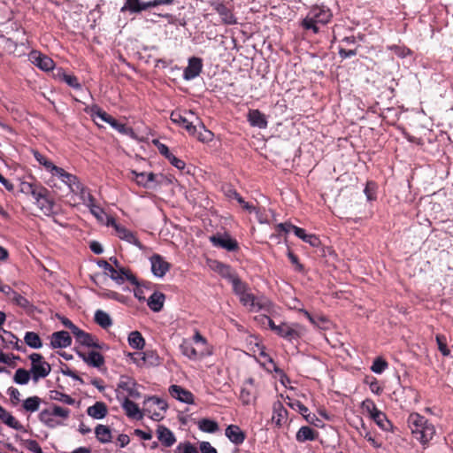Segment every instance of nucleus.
<instances>
[{"instance_id": "62", "label": "nucleus", "mask_w": 453, "mask_h": 453, "mask_svg": "<svg viewBox=\"0 0 453 453\" xmlns=\"http://www.w3.org/2000/svg\"><path fill=\"white\" fill-rule=\"evenodd\" d=\"M170 163L176 168L182 170L185 168V162L180 158H177L173 153L167 157Z\"/></svg>"}, {"instance_id": "4", "label": "nucleus", "mask_w": 453, "mask_h": 453, "mask_svg": "<svg viewBox=\"0 0 453 453\" xmlns=\"http://www.w3.org/2000/svg\"><path fill=\"white\" fill-rule=\"evenodd\" d=\"M97 265L118 284H122L125 280H128L133 285H138L135 276H134L128 269L125 267H119V269L115 268L110 262L103 259L97 261Z\"/></svg>"}, {"instance_id": "42", "label": "nucleus", "mask_w": 453, "mask_h": 453, "mask_svg": "<svg viewBox=\"0 0 453 453\" xmlns=\"http://www.w3.org/2000/svg\"><path fill=\"white\" fill-rule=\"evenodd\" d=\"M41 398L38 396H31L23 402V408L29 412H35L39 410L41 404Z\"/></svg>"}, {"instance_id": "3", "label": "nucleus", "mask_w": 453, "mask_h": 453, "mask_svg": "<svg viewBox=\"0 0 453 453\" xmlns=\"http://www.w3.org/2000/svg\"><path fill=\"white\" fill-rule=\"evenodd\" d=\"M332 13L325 7H313L303 20L302 24L305 29H311L315 34L319 33L318 23L326 24L330 21Z\"/></svg>"}, {"instance_id": "14", "label": "nucleus", "mask_w": 453, "mask_h": 453, "mask_svg": "<svg viewBox=\"0 0 453 453\" xmlns=\"http://www.w3.org/2000/svg\"><path fill=\"white\" fill-rule=\"evenodd\" d=\"M213 9L220 16L223 23L226 25H234L237 23V19L233 14L232 11L222 3H213L211 4Z\"/></svg>"}, {"instance_id": "13", "label": "nucleus", "mask_w": 453, "mask_h": 453, "mask_svg": "<svg viewBox=\"0 0 453 453\" xmlns=\"http://www.w3.org/2000/svg\"><path fill=\"white\" fill-rule=\"evenodd\" d=\"M203 68L202 59L198 58H191L188 60V65L184 70L183 78L187 81H190L197 77Z\"/></svg>"}, {"instance_id": "1", "label": "nucleus", "mask_w": 453, "mask_h": 453, "mask_svg": "<svg viewBox=\"0 0 453 453\" xmlns=\"http://www.w3.org/2000/svg\"><path fill=\"white\" fill-rule=\"evenodd\" d=\"M408 426L413 436L423 445H426L435 434L434 426L417 412L410 414Z\"/></svg>"}, {"instance_id": "24", "label": "nucleus", "mask_w": 453, "mask_h": 453, "mask_svg": "<svg viewBox=\"0 0 453 453\" xmlns=\"http://www.w3.org/2000/svg\"><path fill=\"white\" fill-rule=\"evenodd\" d=\"M122 407L129 418L142 419L144 415L143 411L139 409L138 405L127 398L125 399Z\"/></svg>"}, {"instance_id": "30", "label": "nucleus", "mask_w": 453, "mask_h": 453, "mask_svg": "<svg viewBox=\"0 0 453 453\" xmlns=\"http://www.w3.org/2000/svg\"><path fill=\"white\" fill-rule=\"evenodd\" d=\"M73 193L79 194L82 203L86 204L87 206L95 202V198L93 196L88 192L87 188H85L81 181L75 185L73 189H71Z\"/></svg>"}, {"instance_id": "46", "label": "nucleus", "mask_w": 453, "mask_h": 453, "mask_svg": "<svg viewBox=\"0 0 453 453\" xmlns=\"http://www.w3.org/2000/svg\"><path fill=\"white\" fill-rule=\"evenodd\" d=\"M201 142L211 141L213 134L205 128L203 125H200L196 134L194 135Z\"/></svg>"}, {"instance_id": "15", "label": "nucleus", "mask_w": 453, "mask_h": 453, "mask_svg": "<svg viewBox=\"0 0 453 453\" xmlns=\"http://www.w3.org/2000/svg\"><path fill=\"white\" fill-rule=\"evenodd\" d=\"M211 242L216 247H220L228 251L235 250L238 247L236 241L230 238L229 235H212L210 237Z\"/></svg>"}, {"instance_id": "37", "label": "nucleus", "mask_w": 453, "mask_h": 453, "mask_svg": "<svg viewBox=\"0 0 453 453\" xmlns=\"http://www.w3.org/2000/svg\"><path fill=\"white\" fill-rule=\"evenodd\" d=\"M32 377L30 371L24 368H19L16 370L13 375V381L19 385H26L29 382Z\"/></svg>"}, {"instance_id": "2", "label": "nucleus", "mask_w": 453, "mask_h": 453, "mask_svg": "<svg viewBox=\"0 0 453 453\" xmlns=\"http://www.w3.org/2000/svg\"><path fill=\"white\" fill-rule=\"evenodd\" d=\"M27 192H30L36 205L41 211L46 216H52L55 212V202L49 196V191L42 187L36 188L31 184H27Z\"/></svg>"}, {"instance_id": "52", "label": "nucleus", "mask_w": 453, "mask_h": 453, "mask_svg": "<svg viewBox=\"0 0 453 453\" xmlns=\"http://www.w3.org/2000/svg\"><path fill=\"white\" fill-rule=\"evenodd\" d=\"M362 408L370 415L371 418L373 417V414L375 412L379 411L375 403L372 400H369V399L365 400L362 403Z\"/></svg>"}, {"instance_id": "26", "label": "nucleus", "mask_w": 453, "mask_h": 453, "mask_svg": "<svg viewBox=\"0 0 453 453\" xmlns=\"http://www.w3.org/2000/svg\"><path fill=\"white\" fill-rule=\"evenodd\" d=\"M131 174L132 179L134 180L138 185L144 188H150V183L153 182L156 177L153 173H137L135 171H132Z\"/></svg>"}, {"instance_id": "5", "label": "nucleus", "mask_w": 453, "mask_h": 453, "mask_svg": "<svg viewBox=\"0 0 453 453\" xmlns=\"http://www.w3.org/2000/svg\"><path fill=\"white\" fill-rule=\"evenodd\" d=\"M31 361L30 372L32 380L37 382L40 379L46 378L51 372L50 365L46 362L43 357L39 353H32L29 355Z\"/></svg>"}, {"instance_id": "19", "label": "nucleus", "mask_w": 453, "mask_h": 453, "mask_svg": "<svg viewBox=\"0 0 453 453\" xmlns=\"http://www.w3.org/2000/svg\"><path fill=\"white\" fill-rule=\"evenodd\" d=\"M273 414L272 417L273 422H274L277 426H279V427L281 426L282 424L285 423L287 420V415H288L287 409L283 406V404L280 401H277L273 403Z\"/></svg>"}, {"instance_id": "54", "label": "nucleus", "mask_w": 453, "mask_h": 453, "mask_svg": "<svg viewBox=\"0 0 453 453\" xmlns=\"http://www.w3.org/2000/svg\"><path fill=\"white\" fill-rule=\"evenodd\" d=\"M51 411L53 416L60 417L63 418H67L70 415V411L68 409L58 405H54Z\"/></svg>"}, {"instance_id": "61", "label": "nucleus", "mask_w": 453, "mask_h": 453, "mask_svg": "<svg viewBox=\"0 0 453 453\" xmlns=\"http://www.w3.org/2000/svg\"><path fill=\"white\" fill-rule=\"evenodd\" d=\"M171 120L174 123L181 125L182 127L185 123H188V119L177 111L172 112Z\"/></svg>"}, {"instance_id": "9", "label": "nucleus", "mask_w": 453, "mask_h": 453, "mask_svg": "<svg viewBox=\"0 0 453 453\" xmlns=\"http://www.w3.org/2000/svg\"><path fill=\"white\" fill-rule=\"evenodd\" d=\"M108 225H111L119 236V239L126 241L131 244L137 246L140 250H142L143 246L135 236V234L126 228L124 226H121L115 222L113 219L108 221Z\"/></svg>"}, {"instance_id": "50", "label": "nucleus", "mask_w": 453, "mask_h": 453, "mask_svg": "<svg viewBox=\"0 0 453 453\" xmlns=\"http://www.w3.org/2000/svg\"><path fill=\"white\" fill-rule=\"evenodd\" d=\"M349 424L353 426L360 434V431H363L366 428V426L362 418V417L358 415H354L349 418Z\"/></svg>"}, {"instance_id": "32", "label": "nucleus", "mask_w": 453, "mask_h": 453, "mask_svg": "<svg viewBox=\"0 0 453 453\" xmlns=\"http://www.w3.org/2000/svg\"><path fill=\"white\" fill-rule=\"evenodd\" d=\"M294 233L297 237L312 247H318L320 243L319 239L316 235L306 234L304 229L301 227H294Z\"/></svg>"}, {"instance_id": "58", "label": "nucleus", "mask_w": 453, "mask_h": 453, "mask_svg": "<svg viewBox=\"0 0 453 453\" xmlns=\"http://www.w3.org/2000/svg\"><path fill=\"white\" fill-rule=\"evenodd\" d=\"M7 393L11 397L12 404L16 405L20 401V393L16 388L10 387Z\"/></svg>"}, {"instance_id": "47", "label": "nucleus", "mask_w": 453, "mask_h": 453, "mask_svg": "<svg viewBox=\"0 0 453 453\" xmlns=\"http://www.w3.org/2000/svg\"><path fill=\"white\" fill-rule=\"evenodd\" d=\"M240 399L243 404H250L255 399L253 390L248 387H243L241 390Z\"/></svg>"}, {"instance_id": "25", "label": "nucleus", "mask_w": 453, "mask_h": 453, "mask_svg": "<svg viewBox=\"0 0 453 453\" xmlns=\"http://www.w3.org/2000/svg\"><path fill=\"white\" fill-rule=\"evenodd\" d=\"M87 413L93 418L102 419L107 415L108 409L104 403L96 402L94 405L88 408Z\"/></svg>"}, {"instance_id": "55", "label": "nucleus", "mask_w": 453, "mask_h": 453, "mask_svg": "<svg viewBox=\"0 0 453 453\" xmlns=\"http://www.w3.org/2000/svg\"><path fill=\"white\" fill-rule=\"evenodd\" d=\"M388 50L394 51L400 58H404L411 53V50L409 49L397 45L388 46Z\"/></svg>"}, {"instance_id": "27", "label": "nucleus", "mask_w": 453, "mask_h": 453, "mask_svg": "<svg viewBox=\"0 0 453 453\" xmlns=\"http://www.w3.org/2000/svg\"><path fill=\"white\" fill-rule=\"evenodd\" d=\"M226 437L234 444H241L245 439V435L239 426L230 425L226 429Z\"/></svg>"}, {"instance_id": "28", "label": "nucleus", "mask_w": 453, "mask_h": 453, "mask_svg": "<svg viewBox=\"0 0 453 453\" xmlns=\"http://www.w3.org/2000/svg\"><path fill=\"white\" fill-rule=\"evenodd\" d=\"M248 119L251 126L259 128H265L267 126V121L265 115L258 110H251L249 111Z\"/></svg>"}, {"instance_id": "49", "label": "nucleus", "mask_w": 453, "mask_h": 453, "mask_svg": "<svg viewBox=\"0 0 453 453\" xmlns=\"http://www.w3.org/2000/svg\"><path fill=\"white\" fill-rule=\"evenodd\" d=\"M52 416H53L52 411L45 409L40 412L39 419L41 422H42L46 426L52 427L54 426V424H53L54 420L52 418Z\"/></svg>"}, {"instance_id": "31", "label": "nucleus", "mask_w": 453, "mask_h": 453, "mask_svg": "<svg viewBox=\"0 0 453 453\" xmlns=\"http://www.w3.org/2000/svg\"><path fill=\"white\" fill-rule=\"evenodd\" d=\"M165 295L159 292H154L148 300V306L153 311H160L163 308Z\"/></svg>"}, {"instance_id": "33", "label": "nucleus", "mask_w": 453, "mask_h": 453, "mask_svg": "<svg viewBox=\"0 0 453 453\" xmlns=\"http://www.w3.org/2000/svg\"><path fill=\"white\" fill-rule=\"evenodd\" d=\"M95 434L97 440L102 443L111 441V429L104 425H97L95 428Z\"/></svg>"}, {"instance_id": "53", "label": "nucleus", "mask_w": 453, "mask_h": 453, "mask_svg": "<svg viewBox=\"0 0 453 453\" xmlns=\"http://www.w3.org/2000/svg\"><path fill=\"white\" fill-rule=\"evenodd\" d=\"M23 443L25 447L33 453H43L39 443L35 440H25Z\"/></svg>"}, {"instance_id": "16", "label": "nucleus", "mask_w": 453, "mask_h": 453, "mask_svg": "<svg viewBox=\"0 0 453 453\" xmlns=\"http://www.w3.org/2000/svg\"><path fill=\"white\" fill-rule=\"evenodd\" d=\"M72 343L69 333L66 331L55 332L51 335L50 344L54 349L66 348Z\"/></svg>"}, {"instance_id": "64", "label": "nucleus", "mask_w": 453, "mask_h": 453, "mask_svg": "<svg viewBox=\"0 0 453 453\" xmlns=\"http://www.w3.org/2000/svg\"><path fill=\"white\" fill-rule=\"evenodd\" d=\"M200 450L202 453H218L216 449L208 441H202L200 443Z\"/></svg>"}, {"instance_id": "44", "label": "nucleus", "mask_w": 453, "mask_h": 453, "mask_svg": "<svg viewBox=\"0 0 453 453\" xmlns=\"http://www.w3.org/2000/svg\"><path fill=\"white\" fill-rule=\"evenodd\" d=\"M199 428L206 433H215L219 429V425L217 422L208 419L203 418L198 423Z\"/></svg>"}, {"instance_id": "39", "label": "nucleus", "mask_w": 453, "mask_h": 453, "mask_svg": "<svg viewBox=\"0 0 453 453\" xmlns=\"http://www.w3.org/2000/svg\"><path fill=\"white\" fill-rule=\"evenodd\" d=\"M316 432L309 426H302L296 433V440L298 441L315 440Z\"/></svg>"}, {"instance_id": "45", "label": "nucleus", "mask_w": 453, "mask_h": 453, "mask_svg": "<svg viewBox=\"0 0 453 453\" xmlns=\"http://www.w3.org/2000/svg\"><path fill=\"white\" fill-rule=\"evenodd\" d=\"M231 282L233 285L234 292L238 296L243 295L245 292L248 291V286L244 282H242L239 278L232 277Z\"/></svg>"}, {"instance_id": "10", "label": "nucleus", "mask_w": 453, "mask_h": 453, "mask_svg": "<svg viewBox=\"0 0 453 453\" xmlns=\"http://www.w3.org/2000/svg\"><path fill=\"white\" fill-rule=\"evenodd\" d=\"M30 61L43 71H50L54 68L53 60L46 55L34 50L29 55Z\"/></svg>"}, {"instance_id": "12", "label": "nucleus", "mask_w": 453, "mask_h": 453, "mask_svg": "<svg viewBox=\"0 0 453 453\" xmlns=\"http://www.w3.org/2000/svg\"><path fill=\"white\" fill-rule=\"evenodd\" d=\"M73 336L75 337L76 341L82 345L93 347L96 349H103V345L98 342V340L94 335L84 332L79 327L78 329H75Z\"/></svg>"}, {"instance_id": "41", "label": "nucleus", "mask_w": 453, "mask_h": 453, "mask_svg": "<svg viewBox=\"0 0 453 453\" xmlns=\"http://www.w3.org/2000/svg\"><path fill=\"white\" fill-rule=\"evenodd\" d=\"M26 344L33 349H40L42 346L41 338L35 332H27L24 337Z\"/></svg>"}, {"instance_id": "21", "label": "nucleus", "mask_w": 453, "mask_h": 453, "mask_svg": "<svg viewBox=\"0 0 453 453\" xmlns=\"http://www.w3.org/2000/svg\"><path fill=\"white\" fill-rule=\"evenodd\" d=\"M181 353L192 360H196L204 357L203 349H196L189 342L183 341L180 346Z\"/></svg>"}, {"instance_id": "17", "label": "nucleus", "mask_w": 453, "mask_h": 453, "mask_svg": "<svg viewBox=\"0 0 453 453\" xmlns=\"http://www.w3.org/2000/svg\"><path fill=\"white\" fill-rule=\"evenodd\" d=\"M169 393L173 398L182 403H192L194 401L192 393L178 385L171 386Z\"/></svg>"}, {"instance_id": "43", "label": "nucleus", "mask_w": 453, "mask_h": 453, "mask_svg": "<svg viewBox=\"0 0 453 453\" xmlns=\"http://www.w3.org/2000/svg\"><path fill=\"white\" fill-rule=\"evenodd\" d=\"M372 418L382 430L387 431L391 426L389 420L387 418L386 415L380 411L375 412Z\"/></svg>"}, {"instance_id": "23", "label": "nucleus", "mask_w": 453, "mask_h": 453, "mask_svg": "<svg viewBox=\"0 0 453 453\" xmlns=\"http://www.w3.org/2000/svg\"><path fill=\"white\" fill-rule=\"evenodd\" d=\"M119 388L127 391L129 396L134 398L140 397V393L137 389L135 381L128 377H122L119 383Z\"/></svg>"}, {"instance_id": "22", "label": "nucleus", "mask_w": 453, "mask_h": 453, "mask_svg": "<svg viewBox=\"0 0 453 453\" xmlns=\"http://www.w3.org/2000/svg\"><path fill=\"white\" fill-rule=\"evenodd\" d=\"M275 334L288 340L297 339L300 337L298 330L287 323H280L278 325Z\"/></svg>"}, {"instance_id": "56", "label": "nucleus", "mask_w": 453, "mask_h": 453, "mask_svg": "<svg viewBox=\"0 0 453 453\" xmlns=\"http://www.w3.org/2000/svg\"><path fill=\"white\" fill-rule=\"evenodd\" d=\"M34 156L35 159L42 165L48 171L50 170L51 167H53V163L50 160H48L44 156L40 154L38 151L34 152Z\"/></svg>"}, {"instance_id": "34", "label": "nucleus", "mask_w": 453, "mask_h": 453, "mask_svg": "<svg viewBox=\"0 0 453 453\" xmlns=\"http://www.w3.org/2000/svg\"><path fill=\"white\" fill-rule=\"evenodd\" d=\"M127 340L129 345L136 349H142L145 345V340L142 337V334L138 331L131 332L128 335Z\"/></svg>"}, {"instance_id": "7", "label": "nucleus", "mask_w": 453, "mask_h": 453, "mask_svg": "<svg viewBox=\"0 0 453 453\" xmlns=\"http://www.w3.org/2000/svg\"><path fill=\"white\" fill-rule=\"evenodd\" d=\"M89 112L97 126L103 127V123H107L120 133L125 132V125L119 123L112 116L100 109L98 106L93 105L90 108Z\"/></svg>"}, {"instance_id": "29", "label": "nucleus", "mask_w": 453, "mask_h": 453, "mask_svg": "<svg viewBox=\"0 0 453 453\" xmlns=\"http://www.w3.org/2000/svg\"><path fill=\"white\" fill-rule=\"evenodd\" d=\"M0 419L8 426L16 429H23V426L4 408L0 405Z\"/></svg>"}, {"instance_id": "36", "label": "nucleus", "mask_w": 453, "mask_h": 453, "mask_svg": "<svg viewBox=\"0 0 453 453\" xmlns=\"http://www.w3.org/2000/svg\"><path fill=\"white\" fill-rule=\"evenodd\" d=\"M95 321L103 328L106 329L112 325V320L108 313L97 310L95 313Z\"/></svg>"}, {"instance_id": "63", "label": "nucleus", "mask_w": 453, "mask_h": 453, "mask_svg": "<svg viewBox=\"0 0 453 453\" xmlns=\"http://www.w3.org/2000/svg\"><path fill=\"white\" fill-rule=\"evenodd\" d=\"M88 207H89L91 213L95 217H96L97 219H102V215L104 214V211H103V209L100 206L96 205L95 203V202L89 203L88 205Z\"/></svg>"}, {"instance_id": "8", "label": "nucleus", "mask_w": 453, "mask_h": 453, "mask_svg": "<svg viewBox=\"0 0 453 453\" xmlns=\"http://www.w3.org/2000/svg\"><path fill=\"white\" fill-rule=\"evenodd\" d=\"M241 303L247 307L250 311H258L266 309L270 303L266 298L257 297L252 293L247 291L239 296Z\"/></svg>"}, {"instance_id": "51", "label": "nucleus", "mask_w": 453, "mask_h": 453, "mask_svg": "<svg viewBox=\"0 0 453 453\" xmlns=\"http://www.w3.org/2000/svg\"><path fill=\"white\" fill-rule=\"evenodd\" d=\"M387 367L388 363L384 359L378 357L374 360L371 369L375 373H381Z\"/></svg>"}, {"instance_id": "6", "label": "nucleus", "mask_w": 453, "mask_h": 453, "mask_svg": "<svg viewBox=\"0 0 453 453\" xmlns=\"http://www.w3.org/2000/svg\"><path fill=\"white\" fill-rule=\"evenodd\" d=\"M167 403L157 397L152 396L146 399L143 403L142 411L153 420L158 421L164 418V413L167 410Z\"/></svg>"}, {"instance_id": "40", "label": "nucleus", "mask_w": 453, "mask_h": 453, "mask_svg": "<svg viewBox=\"0 0 453 453\" xmlns=\"http://www.w3.org/2000/svg\"><path fill=\"white\" fill-rule=\"evenodd\" d=\"M50 399L69 405H73L75 403V400L73 397L58 390L50 391Z\"/></svg>"}, {"instance_id": "11", "label": "nucleus", "mask_w": 453, "mask_h": 453, "mask_svg": "<svg viewBox=\"0 0 453 453\" xmlns=\"http://www.w3.org/2000/svg\"><path fill=\"white\" fill-rule=\"evenodd\" d=\"M151 271L157 277H163L170 269V264L160 255H153L150 257Z\"/></svg>"}, {"instance_id": "59", "label": "nucleus", "mask_w": 453, "mask_h": 453, "mask_svg": "<svg viewBox=\"0 0 453 453\" xmlns=\"http://www.w3.org/2000/svg\"><path fill=\"white\" fill-rule=\"evenodd\" d=\"M290 408L297 410L303 416L308 412V408L304 406L300 401L295 400L288 403Z\"/></svg>"}, {"instance_id": "60", "label": "nucleus", "mask_w": 453, "mask_h": 453, "mask_svg": "<svg viewBox=\"0 0 453 453\" xmlns=\"http://www.w3.org/2000/svg\"><path fill=\"white\" fill-rule=\"evenodd\" d=\"M62 181L69 187L70 190L73 189V188L80 182L79 179L75 175L69 173L66 174L65 178L62 180Z\"/></svg>"}, {"instance_id": "18", "label": "nucleus", "mask_w": 453, "mask_h": 453, "mask_svg": "<svg viewBox=\"0 0 453 453\" xmlns=\"http://www.w3.org/2000/svg\"><path fill=\"white\" fill-rule=\"evenodd\" d=\"M79 355L85 363L91 366L100 368L104 364V357L97 351L91 350L88 353L80 352Z\"/></svg>"}, {"instance_id": "48", "label": "nucleus", "mask_w": 453, "mask_h": 453, "mask_svg": "<svg viewBox=\"0 0 453 453\" xmlns=\"http://www.w3.org/2000/svg\"><path fill=\"white\" fill-rule=\"evenodd\" d=\"M436 342L438 345V349L441 351V353L443 356H449L450 351L447 347V338L445 335L442 334H437L436 337Z\"/></svg>"}, {"instance_id": "38", "label": "nucleus", "mask_w": 453, "mask_h": 453, "mask_svg": "<svg viewBox=\"0 0 453 453\" xmlns=\"http://www.w3.org/2000/svg\"><path fill=\"white\" fill-rule=\"evenodd\" d=\"M128 356L130 357V359L139 366L146 364L149 358H154L153 353L145 352L129 353ZM155 359H157V357H155Z\"/></svg>"}, {"instance_id": "20", "label": "nucleus", "mask_w": 453, "mask_h": 453, "mask_svg": "<svg viewBox=\"0 0 453 453\" xmlns=\"http://www.w3.org/2000/svg\"><path fill=\"white\" fill-rule=\"evenodd\" d=\"M157 436L158 441L165 447H171L176 441L173 432L164 426H157Z\"/></svg>"}, {"instance_id": "35", "label": "nucleus", "mask_w": 453, "mask_h": 453, "mask_svg": "<svg viewBox=\"0 0 453 453\" xmlns=\"http://www.w3.org/2000/svg\"><path fill=\"white\" fill-rule=\"evenodd\" d=\"M149 6H147V3H141L140 0H126L125 5L122 7L121 11L129 10L132 12H140L142 11L147 10Z\"/></svg>"}, {"instance_id": "57", "label": "nucleus", "mask_w": 453, "mask_h": 453, "mask_svg": "<svg viewBox=\"0 0 453 453\" xmlns=\"http://www.w3.org/2000/svg\"><path fill=\"white\" fill-rule=\"evenodd\" d=\"M62 77H63V81L65 83H67L70 87L74 88H81L78 79L75 76L63 73Z\"/></svg>"}]
</instances>
